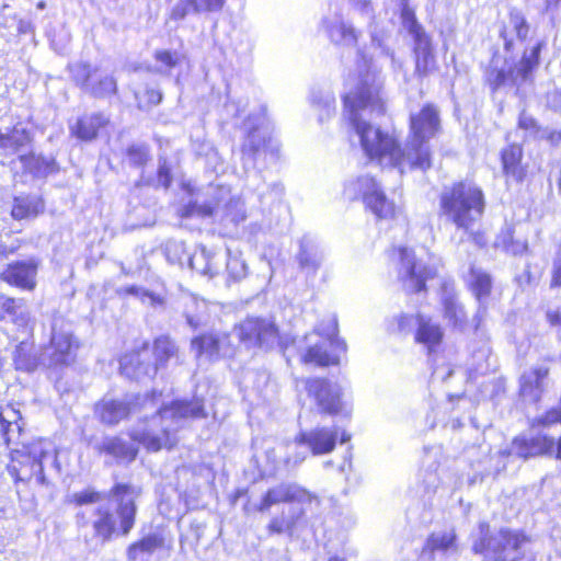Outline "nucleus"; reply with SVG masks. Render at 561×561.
Returning a JSON list of instances; mask_svg holds the SVG:
<instances>
[{
	"label": "nucleus",
	"instance_id": "1",
	"mask_svg": "<svg viewBox=\"0 0 561 561\" xmlns=\"http://www.w3.org/2000/svg\"><path fill=\"white\" fill-rule=\"evenodd\" d=\"M161 393L137 394L128 400L103 399L95 407L100 421L107 425H116L131 413H144V425L133 430L130 436L145 445L148 449L157 451L162 447L171 448L173 442L171 434L181 427L187 417H204L203 402L175 401L170 407H160Z\"/></svg>",
	"mask_w": 561,
	"mask_h": 561
},
{
	"label": "nucleus",
	"instance_id": "2",
	"mask_svg": "<svg viewBox=\"0 0 561 561\" xmlns=\"http://www.w3.org/2000/svg\"><path fill=\"white\" fill-rule=\"evenodd\" d=\"M381 87L376 71L367 70L359 77L355 88L344 96L343 116L358 136L367 157L380 164L397 167L403 172L408 169L404 147L401 148L392 136L370 122L374 115H383L386 111Z\"/></svg>",
	"mask_w": 561,
	"mask_h": 561
},
{
	"label": "nucleus",
	"instance_id": "3",
	"mask_svg": "<svg viewBox=\"0 0 561 561\" xmlns=\"http://www.w3.org/2000/svg\"><path fill=\"white\" fill-rule=\"evenodd\" d=\"M140 490L131 484L116 483L108 492H99L87 488L67 496L69 504L87 506L98 504L88 512L77 513V524L80 527L91 526L95 538L102 542L111 541L114 536H127L134 528L137 505L136 500Z\"/></svg>",
	"mask_w": 561,
	"mask_h": 561
},
{
	"label": "nucleus",
	"instance_id": "4",
	"mask_svg": "<svg viewBox=\"0 0 561 561\" xmlns=\"http://www.w3.org/2000/svg\"><path fill=\"white\" fill-rule=\"evenodd\" d=\"M440 130L438 108L433 104L424 105L410 114V131L404 144V157L410 170L426 171L432 168L430 140Z\"/></svg>",
	"mask_w": 561,
	"mask_h": 561
},
{
	"label": "nucleus",
	"instance_id": "5",
	"mask_svg": "<svg viewBox=\"0 0 561 561\" xmlns=\"http://www.w3.org/2000/svg\"><path fill=\"white\" fill-rule=\"evenodd\" d=\"M439 206L440 215L447 221L469 231L484 213V195L477 185L459 182L442 192Z\"/></svg>",
	"mask_w": 561,
	"mask_h": 561
},
{
	"label": "nucleus",
	"instance_id": "6",
	"mask_svg": "<svg viewBox=\"0 0 561 561\" xmlns=\"http://www.w3.org/2000/svg\"><path fill=\"white\" fill-rule=\"evenodd\" d=\"M480 539L473 543V551L484 556L486 561H523L529 538L520 530L501 528L488 536L489 524L480 523Z\"/></svg>",
	"mask_w": 561,
	"mask_h": 561
},
{
	"label": "nucleus",
	"instance_id": "7",
	"mask_svg": "<svg viewBox=\"0 0 561 561\" xmlns=\"http://www.w3.org/2000/svg\"><path fill=\"white\" fill-rule=\"evenodd\" d=\"M58 467L57 454L47 442L38 440L25 447V451L19 459H13L8 466L9 474L15 484H34L48 486L49 481L45 474V468Z\"/></svg>",
	"mask_w": 561,
	"mask_h": 561
},
{
	"label": "nucleus",
	"instance_id": "8",
	"mask_svg": "<svg viewBox=\"0 0 561 561\" xmlns=\"http://www.w3.org/2000/svg\"><path fill=\"white\" fill-rule=\"evenodd\" d=\"M336 320L331 318L325 329H317L314 333L307 335L306 339L310 341V345L302 355V360L319 366L337 364L339 352L345 351V344L336 339Z\"/></svg>",
	"mask_w": 561,
	"mask_h": 561
},
{
	"label": "nucleus",
	"instance_id": "9",
	"mask_svg": "<svg viewBox=\"0 0 561 561\" xmlns=\"http://www.w3.org/2000/svg\"><path fill=\"white\" fill-rule=\"evenodd\" d=\"M71 80L81 91L95 99H106L117 92L116 79L96 66L77 61L68 66Z\"/></svg>",
	"mask_w": 561,
	"mask_h": 561
},
{
	"label": "nucleus",
	"instance_id": "10",
	"mask_svg": "<svg viewBox=\"0 0 561 561\" xmlns=\"http://www.w3.org/2000/svg\"><path fill=\"white\" fill-rule=\"evenodd\" d=\"M264 121L265 107H262L260 116H249L245 122L249 133L241 150L245 163L251 162L254 165L256 157L260 156L268 158L271 161H276L279 158V144L262 128Z\"/></svg>",
	"mask_w": 561,
	"mask_h": 561
},
{
	"label": "nucleus",
	"instance_id": "11",
	"mask_svg": "<svg viewBox=\"0 0 561 561\" xmlns=\"http://www.w3.org/2000/svg\"><path fill=\"white\" fill-rule=\"evenodd\" d=\"M264 121L265 107H262L260 116H249L245 122L249 133L241 150L245 163L251 162L254 165L256 157L260 156L268 158L271 161H276L279 158V144L262 128Z\"/></svg>",
	"mask_w": 561,
	"mask_h": 561
},
{
	"label": "nucleus",
	"instance_id": "12",
	"mask_svg": "<svg viewBox=\"0 0 561 561\" xmlns=\"http://www.w3.org/2000/svg\"><path fill=\"white\" fill-rule=\"evenodd\" d=\"M77 347L70 325L61 318H55L50 344L42 352V366L56 368L69 365L73 359L72 352Z\"/></svg>",
	"mask_w": 561,
	"mask_h": 561
},
{
	"label": "nucleus",
	"instance_id": "13",
	"mask_svg": "<svg viewBox=\"0 0 561 561\" xmlns=\"http://www.w3.org/2000/svg\"><path fill=\"white\" fill-rule=\"evenodd\" d=\"M542 48V43H538L529 51L525 50L522 59L518 62L510 65L505 61L506 67L500 70H492L489 80L494 89L501 85L511 83L519 85L528 81L535 68L539 65V55Z\"/></svg>",
	"mask_w": 561,
	"mask_h": 561
},
{
	"label": "nucleus",
	"instance_id": "14",
	"mask_svg": "<svg viewBox=\"0 0 561 561\" xmlns=\"http://www.w3.org/2000/svg\"><path fill=\"white\" fill-rule=\"evenodd\" d=\"M348 198L362 195L365 204L379 218H390L394 215V204L387 199L376 181L370 176H360L345 187Z\"/></svg>",
	"mask_w": 561,
	"mask_h": 561
},
{
	"label": "nucleus",
	"instance_id": "15",
	"mask_svg": "<svg viewBox=\"0 0 561 561\" xmlns=\"http://www.w3.org/2000/svg\"><path fill=\"white\" fill-rule=\"evenodd\" d=\"M305 388L321 413L334 415L342 411V391L337 383L324 378H309L305 381Z\"/></svg>",
	"mask_w": 561,
	"mask_h": 561
},
{
	"label": "nucleus",
	"instance_id": "16",
	"mask_svg": "<svg viewBox=\"0 0 561 561\" xmlns=\"http://www.w3.org/2000/svg\"><path fill=\"white\" fill-rule=\"evenodd\" d=\"M400 262L399 278L403 283L405 290L417 293L425 288V282L435 276V271L427 266H421L416 263L412 250L400 248L398 250Z\"/></svg>",
	"mask_w": 561,
	"mask_h": 561
},
{
	"label": "nucleus",
	"instance_id": "17",
	"mask_svg": "<svg viewBox=\"0 0 561 561\" xmlns=\"http://www.w3.org/2000/svg\"><path fill=\"white\" fill-rule=\"evenodd\" d=\"M240 340L248 346L273 347L278 341L274 322L261 318H248L238 328Z\"/></svg>",
	"mask_w": 561,
	"mask_h": 561
},
{
	"label": "nucleus",
	"instance_id": "18",
	"mask_svg": "<svg viewBox=\"0 0 561 561\" xmlns=\"http://www.w3.org/2000/svg\"><path fill=\"white\" fill-rule=\"evenodd\" d=\"M313 500L318 501L317 495L312 494L299 484L282 482L266 491L256 508L259 512H266L273 505L280 503H310Z\"/></svg>",
	"mask_w": 561,
	"mask_h": 561
},
{
	"label": "nucleus",
	"instance_id": "19",
	"mask_svg": "<svg viewBox=\"0 0 561 561\" xmlns=\"http://www.w3.org/2000/svg\"><path fill=\"white\" fill-rule=\"evenodd\" d=\"M191 347L196 357L205 355L209 359L230 356L233 352L229 335L226 333H208L196 336L192 340Z\"/></svg>",
	"mask_w": 561,
	"mask_h": 561
},
{
	"label": "nucleus",
	"instance_id": "20",
	"mask_svg": "<svg viewBox=\"0 0 561 561\" xmlns=\"http://www.w3.org/2000/svg\"><path fill=\"white\" fill-rule=\"evenodd\" d=\"M37 268L38 261L36 259L16 261L8 265L0 274V278L10 285L33 290L36 286Z\"/></svg>",
	"mask_w": 561,
	"mask_h": 561
},
{
	"label": "nucleus",
	"instance_id": "21",
	"mask_svg": "<svg viewBox=\"0 0 561 561\" xmlns=\"http://www.w3.org/2000/svg\"><path fill=\"white\" fill-rule=\"evenodd\" d=\"M548 375L549 367L543 365L524 371L519 378V396L527 402H538L546 389Z\"/></svg>",
	"mask_w": 561,
	"mask_h": 561
},
{
	"label": "nucleus",
	"instance_id": "22",
	"mask_svg": "<svg viewBox=\"0 0 561 561\" xmlns=\"http://www.w3.org/2000/svg\"><path fill=\"white\" fill-rule=\"evenodd\" d=\"M323 251L320 244L310 236H304L295 255L299 270L309 276H314L323 262Z\"/></svg>",
	"mask_w": 561,
	"mask_h": 561
},
{
	"label": "nucleus",
	"instance_id": "23",
	"mask_svg": "<svg viewBox=\"0 0 561 561\" xmlns=\"http://www.w3.org/2000/svg\"><path fill=\"white\" fill-rule=\"evenodd\" d=\"M414 41V59L415 70L414 73L420 79L428 77L437 70L436 57L432 41L427 34L417 35Z\"/></svg>",
	"mask_w": 561,
	"mask_h": 561
},
{
	"label": "nucleus",
	"instance_id": "24",
	"mask_svg": "<svg viewBox=\"0 0 561 561\" xmlns=\"http://www.w3.org/2000/svg\"><path fill=\"white\" fill-rule=\"evenodd\" d=\"M337 431L327 427H318L309 432H302L296 437L298 444L307 445L313 455L331 453L336 444Z\"/></svg>",
	"mask_w": 561,
	"mask_h": 561
},
{
	"label": "nucleus",
	"instance_id": "25",
	"mask_svg": "<svg viewBox=\"0 0 561 561\" xmlns=\"http://www.w3.org/2000/svg\"><path fill=\"white\" fill-rule=\"evenodd\" d=\"M121 371L129 379L139 380L142 377H153L157 374V366L148 359V353L135 352L126 354L121 359Z\"/></svg>",
	"mask_w": 561,
	"mask_h": 561
},
{
	"label": "nucleus",
	"instance_id": "26",
	"mask_svg": "<svg viewBox=\"0 0 561 561\" xmlns=\"http://www.w3.org/2000/svg\"><path fill=\"white\" fill-rule=\"evenodd\" d=\"M226 0H178L170 12V19L180 21L190 13L202 14L219 12Z\"/></svg>",
	"mask_w": 561,
	"mask_h": 561
},
{
	"label": "nucleus",
	"instance_id": "27",
	"mask_svg": "<svg viewBox=\"0 0 561 561\" xmlns=\"http://www.w3.org/2000/svg\"><path fill=\"white\" fill-rule=\"evenodd\" d=\"M23 425L20 411L10 405L0 408V436L8 446L19 444Z\"/></svg>",
	"mask_w": 561,
	"mask_h": 561
},
{
	"label": "nucleus",
	"instance_id": "28",
	"mask_svg": "<svg viewBox=\"0 0 561 561\" xmlns=\"http://www.w3.org/2000/svg\"><path fill=\"white\" fill-rule=\"evenodd\" d=\"M0 314H8L11 320L21 328H33V319L26 302L22 298H12L0 295Z\"/></svg>",
	"mask_w": 561,
	"mask_h": 561
},
{
	"label": "nucleus",
	"instance_id": "29",
	"mask_svg": "<svg viewBox=\"0 0 561 561\" xmlns=\"http://www.w3.org/2000/svg\"><path fill=\"white\" fill-rule=\"evenodd\" d=\"M108 118L103 114H91L80 117L77 123L70 127L71 134L83 141L95 139L99 131L108 124Z\"/></svg>",
	"mask_w": 561,
	"mask_h": 561
},
{
	"label": "nucleus",
	"instance_id": "30",
	"mask_svg": "<svg viewBox=\"0 0 561 561\" xmlns=\"http://www.w3.org/2000/svg\"><path fill=\"white\" fill-rule=\"evenodd\" d=\"M467 283L469 290L478 302L489 300L493 286L492 277L489 273L482 268L471 266Z\"/></svg>",
	"mask_w": 561,
	"mask_h": 561
},
{
	"label": "nucleus",
	"instance_id": "31",
	"mask_svg": "<svg viewBox=\"0 0 561 561\" xmlns=\"http://www.w3.org/2000/svg\"><path fill=\"white\" fill-rule=\"evenodd\" d=\"M325 28L329 37L333 43L346 46L356 44V31L342 18L336 15L333 19L325 21Z\"/></svg>",
	"mask_w": 561,
	"mask_h": 561
},
{
	"label": "nucleus",
	"instance_id": "32",
	"mask_svg": "<svg viewBox=\"0 0 561 561\" xmlns=\"http://www.w3.org/2000/svg\"><path fill=\"white\" fill-rule=\"evenodd\" d=\"M523 158V149L519 145H510L502 151L503 170L507 176L517 182L524 180L526 170L520 164Z\"/></svg>",
	"mask_w": 561,
	"mask_h": 561
},
{
	"label": "nucleus",
	"instance_id": "33",
	"mask_svg": "<svg viewBox=\"0 0 561 561\" xmlns=\"http://www.w3.org/2000/svg\"><path fill=\"white\" fill-rule=\"evenodd\" d=\"M31 141V133L21 125H15L7 134L0 133V149L4 151L5 156H12L16 153Z\"/></svg>",
	"mask_w": 561,
	"mask_h": 561
},
{
	"label": "nucleus",
	"instance_id": "34",
	"mask_svg": "<svg viewBox=\"0 0 561 561\" xmlns=\"http://www.w3.org/2000/svg\"><path fill=\"white\" fill-rule=\"evenodd\" d=\"M305 511L302 508H290L286 516L283 512L280 515L274 516L267 525V531L271 535L287 534L291 537L296 530L298 522L304 517Z\"/></svg>",
	"mask_w": 561,
	"mask_h": 561
},
{
	"label": "nucleus",
	"instance_id": "35",
	"mask_svg": "<svg viewBox=\"0 0 561 561\" xmlns=\"http://www.w3.org/2000/svg\"><path fill=\"white\" fill-rule=\"evenodd\" d=\"M45 205L42 198L35 195L18 196L13 201L11 215L14 219L36 217L44 211Z\"/></svg>",
	"mask_w": 561,
	"mask_h": 561
},
{
	"label": "nucleus",
	"instance_id": "36",
	"mask_svg": "<svg viewBox=\"0 0 561 561\" xmlns=\"http://www.w3.org/2000/svg\"><path fill=\"white\" fill-rule=\"evenodd\" d=\"M164 539L161 535L150 534L137 542L131 543L126 551L128 561H146L142 556H151L157 549L161 548Z\"/></svg>",
	"mask_w": 561,
	"mask_h": 561
},
{
	"label": "nucleus",
	"instance_id": "37",
	"mask_svg": "<svg viewBox=\"0 0 561 561\" xmlns=\"http://www.w3.org/2000/svg\"><path fill=\"white\" fill-rule=\"evenodd\" d=\"M100 451L113 456L118 461H133L137 456V448L118 437H107L99 446Z\"/></svg>",
	"mask_w": 561,
	"mask_h": 561
},
{
	"label": "nucleus",
	"instance_id": "38",
	"mask_svg": "<svg viewBox=\"0 0 561 561\" xmlns=\"http://www.w3.org/2000/svg\"><path fill=\"white\" fill-rule=\"evenodd\" d=\"M443 339V331L439 324L432 322L431 319L419 316V327L415 340L419 343L425 344L428 350L438 345Z\"/></svg>",
	"mask_w": 561,
	"mask_h": 561
},
{
	"label": "nucleus",
	"instance_id": "39",
	"mask_svg": "<svg viewBox=\"0 0 561 561\" xmlns=\"http://www.w3.org/2000/svg\"><path fill=\"white\" fill-rule=\"evenodd\" d=\"M32 348L33 345L27 341H22L16 345L13 354V360L16 369L33 371L42 365V354L39 356L33 354Z\"/></svg>",
	"mask_w": 561,
	"mask_h": 561
},
{
	"label": "nucleus",
	"instance_id": "40",
	"mask_svg": "<svg viewBox=\"0 0 561 561\" xmlns=\"http://www.w3.org/2000/svg\"><path fill=\"white\" fill-rule=\"evenodd\" d=\"M444 318L454 328L463 331L467 327V314L463 306L453 296L443 298Z\"/></svg>",
	"mask_w": 561,
	"mask_h": 561
},
{
	"label": "nucleus",
	"instance_id": "41",
	"mask_svg": "<svg viewBox=\"0 0 561 561\" xmlns=\"http://www.w3.org/2000/svg\"><path fill=\"white\" fill-rule=\"evenodd\" d=\"M178 353L179 348L175 342L172 341L169 336L162 335L156 339L153 343V355L157 370L159 368H164L170 359L176 358Z\"/></svg>",
	"mask_w": 561,
	"mask_h": 561
},
{
	"label": "nucleus",
	"instance_id": "42",
	"mask_svg": "<svg viewBox=\"0 0 561 561\" xmlns=\"http://www.w3.org/2000/svg\"><path fill=\"white\" fill-rule=\"evenodd\" d=\"M204 301L197 300L195 297H188L184 302L183 314L186 323L194 330L198 329L204 323Z\"/></svg>",
	"mask_w": 561,
	"mask_h": 561
},
{
	"label": "nucleus",
	"instance_id": "43",
	"mask_svg": "<svg viewBox=\"0 0 561 561\" xmlns=\"http://www.w3.org/2000/svg\"><path fill=\"white\" fill-rule=\"evenodd\" d=\"M218 206V203H198L197 201H194L181 208L180 214L184 218L209 217L217 211Z\"/></svg>",
	"mask_w": 561,
	"mask_h": 561
},
{
	"label": "nucleus",
	"instance_id": "44",
	"mask_svg": "<svg viewBox=\"0 0 561 561\" xmlns=\"http://www.w3.org/2000/svg\"><path fill=\"white\" fill-rule=\"evenodd\" d=\"M190 265L193 270L197 271L203 275L213 277L218 273L217 267L210 260V254L203 249L198 253H194L190 259Z\"/></svg>",
	"mask_w": 561,
	"mask_h": 561
},
{
	"label": "nucleus",
	"instance_id": "45",
	"mask_svg": "<svg viewBox=\"0 0 561 561\" xmlns=\"http://www.w3.org/2000/svg\"><path fill=\"white\" fill-rule=\"evenodd\" d=\"M128 163L135 168H141L150 160V149L146 144H134L126 150Z\"/></svg>",
	"mask_w": 561,
	"mask_h": 561
},
{
	"label": "nucleus",
	"instance_id": "46",
	"mask_svg": "<svg viewBox=\"0 0 561 561\" xmlns=\"http://www.w3.org/2000/svg\"><path fill=\"white\" fill-rule=\"evenodd\" d=\"M456 540V535L453 530L432 534L427 539V548L434 550H448Z\"/></svg>",
	"mask_w": 561,
	"mask_h": 561
},
{
	"label": "nucleus",
	"instance_id": "47",
	"mask_svg": "<svg viewBox=\"0 0 561 561\" xmlns=\"http://www.w3.org/2000/svg\"><path fill=\"white\" fill-rule=\"evenodd\" d=\"M530 445V456L536 457L545 454H550L554 449V440L550 437L538 435L528 438Z\"/></svg>",
	"mask_w": 561,
	"mask_h": 561
},
{
	"label": "nucleus",
	"instance_id": "48",
	"mask_svg": "<svg viewBox=\"0 0 561 561\" xmlns=\"http://www.w3.org/2000/svg\"><path fill=\"white\" fill-rule=\"evenodd\" d=\"M244 219L245 210L243 204L240 201H230L226 206L222 220L237 226Z\"/></svg>",
	"mask_w": 561,
	"mask_h": 561
},
{
	"label": "nucleus",
	"instance_id": "49",
	"mask_svg": "<svg viewBox=\"0 0 561 561\" xmlns=\"http://www.w3.org/2000/svg\"><path fill=\"white\" fill-rule=\"evenodd\" d=\"M227 272L231 279L238 282L245 277L247 264L241 257L237 255H231V253L228 252Z\"/></svg>",
	"mask_w": 561,
	"mask_h": 561
},
{
	"label": "nucleus",
	"instance_id": "50",
	"mask_svg": "<svg viewBox=\"0 0 561 561\" xmlns=\"http://www.w3.org/2000/svg\"><path fill=\"white\" fill-rule=\"evenodd\" d=\"M125 291L129 295L140 298L142 301H146V299H148L149 305L152 307L164 306L163 297L156 295L153 293H150L142 287L129 286V287H126Z\"/></svg>",
	"mask_w": 561,
	"mask_h": 561
},
{
	"label": "nucleus",
	"instance_id": "51",
	"mask_svg": "<svg viewBox=\"0 0 561 561\" xmlns=\"http://www.w3.org/2000/svg\"><path fill=\"white\" fill-rule=\"evenodd\" d=\"M510 23L518 39L524 41L528 36L529 25L525 16L518 12L513 11L510 14Z\"/></svg>",
	"mask_w": 561,
	"mask_h": 561
},
{
	"label": "nucleus",
	"instance_id": "52",
	"mask_svg": "<svg viewBox=\"0 0 561 561\" xmlns=\"http://www.w3.org/2000/svg\"><path fill=\"white\" fill-rule=\"evenodd\" d=\"M21 162L26 169L34 173H42L50 169V162L34 154L20 156Z\"/></svg>",
	"mask_w": 561,
	"mask_h": 561
},
{
	"label": "nucleus",
	"instance_id": "53",
	"mask_svg": "<svg viewBox=\"0 0 561 561\" xmlns=\"http://www.w3.org/2000/svg\"><path fill=\"white\" fill-rule=\"evenodd\" d=\"M402 22L404 28L413 38L417 37V35L426 34L423 27L416 22L413 11L409 8H404L402 10Z\"/></svg>",
	"mask_w": 561,
	"mask_h": 561
},
{
	"label": "nucleus",
	"instance_id": "54",
	"mask_svg": "<svg viewBox=\"0 0 561 561\" xmlns=\"http://www.w3.org/2000/svg\"><path fill=\"white\" fill-rule=\"evenodd\" d=\"M530 451L529 440L525 437H516L510 448V455L524 459L531 457Z\"/></svg>",
	"mask_w": 561,
	"mask_h": 561
},
{
	"label": "nucleus",
	"instance_id": "55",
	"mask_svg": "<svg viewBox=\"0 0 561 561\" xmlns=\"http://www.w3.org/2000/svg\"><path fill=\"white\" fill-rule=\"evenodd\" d=\"M313 103L318 106V108L320 110V114H319V121L320 122H323L324 118H329L332 116V114L334 113V103H335V100H334V96L331 95V94H327L324 95L323 98H321L319 101L316 102V100H313Z\"/></svg>",
	"mask_w": 561,
	"mask_h": 561
},
{
	"label": "nucleus",
	"instance_id": "56",
	"mask_svg": "<svg viewBox=\"0 0 561 561\" xmlns=\"http://www.w3.org/2000/svg\"><path fill=\"white\" fill-rule=\"evenodd\" d=\"M154 59L162 64L167 69H171L179 65L180 55L176 51L171 50H156Z\"/></svg>",
	"mask_w": 561,
	"mask_h": 561
},
{
	"label": "nucleus",
	"instance_id": "57",
	"mask_svg": "<svg viewBox=\"0 0 561 561\" xmlns=\"http://www.w3.org/2000/svg\"><path fill=\"white\" fill-rule=\"evenodd\" d=\"M502 247L512 254H522L527 250L525 242H514L510 231H506L501 238Z\"/></svg>",
	"mask_w": 561,
	"mask_h": 561
},
{
	"label": "nucleus",
	"instance_id": "58",
	"mask_svg": "<svg viewBox=\"0 0 561 561\" xmlns=\"http://www.w3.org/2000/svg\"><path fill=\"white\" fill-rule=\"evenodd\" d=\"M550 287H561V245L553 260Z\"/></svg>",
	"mask_w": 561,
	"mask_h": 561
},
{
	"label": "nucleus",
	"instance_id": "59",
	"mask_svg": "<svg viewBox=\"0 0 561 561\" xmlns=\"http://www.w3.org/2000/svg\"><path fill=\"white\" fill-rule=\"evenodd\" d=\"M415 325L419 327V316L402 314L398 318V330L401 333H409Z\"/></svg>",
	"mask_w": 561,
	"mask_h": 561
},
{
	"label": "nucleus",
	"instance_id": "60",
	"mask_svg": "<svg viewBox=\"0 0 561 561\" xmlns=\"http://www.w3.org/2000/svg\"><path fill=\"white\" fill-rule=\"evenodd\" d=\"M486 313H488V301L478 302V309L472 319L476 333H479L481 331L482 323L486 317Z\"/></svg>",
	"mask_w": 561,
	"mask_h": 561
},
{
	"label": "nucleus",
	"instance_id": "61",
	"mask_svg": "<svg viewBox=\"0 0 561 561\" xmlns=\"http://www.w3.org/2000/svg\"><path fill=\"white\" fill-rule=\"evenodd\" d=\"M158 179L160 184L165 188L170 186L172 178L170 173V168L168 167L165 159L159 160Z\"/></svg>",
	"mask_w": 561,
	"mask_h": 561
},
{
	"label": "nucleus",
	"instance_id": "62",
	"mask_svg": "<svg viewBox=\"0 0 561 561\" xmlns=\"http://www.w3.org/2000/svg\"><path fill=\"white\" fill-rule=\"evenodd\" d=\"M546 319L551 327L556 328L557 336L561 341V310H548Z\"/></svg>",
	"mask_w": 561,
	"mask_h": 561
},
{
	"label": "nucleus",
	"instance_id": "63",
	"mask_svg": "<svg viewBox=\"0 0 561 561\" xmlns=\"http://www.w3.org/2000/svg\"><path fill=\"white\" fill-rule=\"evenodd\" d=\"M20 248V241L14 239L11 242L0 240V260L9 257V255L15 253Z\"/></svg>",
	"mask_w": 561,
	"mask_h": 561
},
{
	"label": "nucleus",
	"instance_id": "64",
	"mask_svg": "<svg viewBox=\"0 0 561 561\" xmlns=\"http://www.w3.org/2000/svg\"><path fill=\"white\" fill-rule=\"evenodd\" d=\"M561 422V409H551L545 415L539 419V423L542 425H552Z\"/></svg>",
	"mask_w": 561,
	"mask_h": 561
}]
</instances>
